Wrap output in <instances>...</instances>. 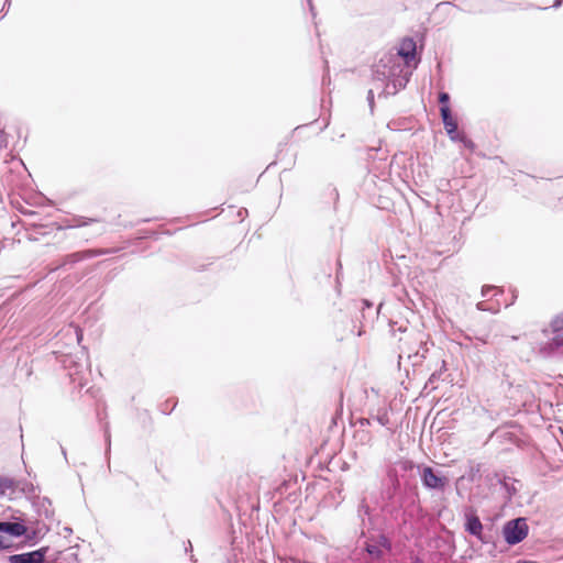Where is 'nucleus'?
I'll return each mask as SVG.
<instances>
[{
    "label": "nucleus",
    "instance_id": "nucleus-6",
    "mask_svg": "<svg viewBox=\"0 0 563 563\" xmlns=\"http://www.w3.org/2000/svg\"><path fill=\"white\" fill-rule=\"evenodd\" d=\"M26 532V527L20 522H1L0 521V534L10 537H21Z\"/></svg>",
    "mask_w": 563,
    "mask_h": 563
},
{
    "label": "nucleus",
    "instance_id": "nucleus-19",
    "mask_svg": "<svg viewBox=\"0 0 563 563\" xmlns=\"http://www.w3.org/2000/svg\"><path fill=\"white\" fill-rule=\"evenodd\" d=\"M367 99H368L369 106L372 107L373 102H374V92L372 89L368 91Z\"/></svg>",
    "mask_w": 563,
    "mask_h": 563
},
{
    "label": "nucleus",
    "instance_id": "nucleus-14",
    "mask_svg": "<svg viewBox=\"0 0 563 563\" xmlns=\"http://www.w3.org/2000/svg\"><path fill=\"white\" fill-rule=\"evenodd\" d=\"M477 309L482 310V311H492V312H497L498 311V309H495V308H493L490 306H486L485 302H478L477 303Z\"/></svg>",
    "mask_w": 563,
    "mask_h": 563
},
{
    "label": "nucleus",
    "instance_id": "nucleus-12",
    "mask_svg": "<svg viewBox=\"0 0 563 563\" xmlns=\"http://www.w3.org/2000/svg\"><path fill=\"white\" fill-rule=\"evenodd\" d=\"M11 544H12L11 539H9L5 536L0 534V550L9 549L11 547Z\"/></svg>",
    "mask_w": 563,
    "mask_h": 563
},
{
    "label": "nucleus",
    "instance_id": "nucleus-21",
    "mask_svg": "<svg viewBox=\"0 0 563 563\" xmlns=\"http://www.w3.org/2000/svg\"><path fill=\"white\" fill-rule=\"evenodd\" d=\"M416 563H422V562H420V561L418 560V561H416Z\"/></svg>",
    "mask_w": 563,
    "mask_h": 563
},
{
    "label": "nucleus",
    "instance_id": "nucleus-3",
    "mask_svg": "<svg viewBox=\"0 0 563 563\" xmlns=\"http://www.w3.org/2000/svg\"><path fill=\"white\" fill-rule=\"evenodd\" d=\"M47 549L43 548L36 551L13 554L8 558L10 563H44Z\"/></svg>",
    "mask_w": 563,
    "mask_h": 563
},
{
    "label": "nucleus",
    "instance_id": "nucleus-13",
    "mask_svg": "<svg viewBox=\"0 0 563 563\" xmlns=\"http://www.w3.org/2000/svg\"><path fill=\"white\" fill-rule=\"evenodd\" d=\"M453 131H454V132H446V133H448V135L450 136V139H451L452 141H460V142H461V136H462V135H464V134H463V133H461V132H459V131H457V128H455Z\"/></svg>",
    "mask_w": 563,
    "mask_h": 563
},
{
    "label": "nucleus",
    "instance_id": "nucleus-9",
    "mask_svg": "<svg viewBox=\"0 0 563 563\" xmlns=\"http://www.w3.org/2000/svg\"><path fill=\"white\" fill-rule=\"evenodd\" d=\"M97 253L95 251H82V252H76L73 254L67 255L66 263H76L86 258H91L96 256Z\"/></svg>",
    "mask_w": 563,
    "mask_h": 563
},
{
    "label": "nucleus",
    "instance_id": "nucleus-1",
    "mask_svg": "<svg viewBox=\"0 0 563 563\" xmlns=\"http://www.w3.org/2000/svg\"><path fill=\"white\" fill-rule=\"evenodd\" d=\"M399 57H401L405 63L409 66L410 62L416 57V42L412 38H405L400 43L397 56H390L387 58L386 63L384 59L380 60V64L377 66L375 70V77L378 80H384L385 78L394 77L397 74V69L400 68V65H396Z\"/></svg>",
    "mask_w": 563,
    "mask_h": 563
},
{
    "label": "nucleus",
    "instance_id": "nucleus-7",
    "mask_svg": "<svg viewBox=\"0 0 563 563\" xmlns=\"http://www.w3.org/2000/svg\"><path fill=\"white\" fill-rule=\"evenodd\" d=\"M465 529L472 536H475V537L479 538L481 534H482L483 525H482V522H481V520H479V518L477 516L468 515L466 517Z\"/></svg>",
    "mask_w": 563,
    "mask_h": 563
},
{
    "label": "nucleus",
    "instance_id": "nucleus-10",
    "mask_svg": "<svg viewBox=\"0 0 563 563\" xmlns=\"http://www.w3.org/2000/svg\"><path fill=\"white\" fill-rule=\"evenodd\" d=\"M375 419L380 426L386 427L389 423L388 413L386 410H379Z\"/></svg>",
    "mask_w": 563,
    "mask_h": 563
},
{
    "label": "nucleus",
    "instance_id": "nucleus-8",
    "mask_svg": "<svg viewBox=\"0 0 563 563\" xmlns=\"http://www.w3.org/2000/svg\"><path fill=\"white\" fill-rule=\"evenodd\" d=\"M441 118L443 121V125L446 132H454L453 130L457 128L456 121L452 118L451 110L449 106H442L440 108Z\"/></svg>",
    "mask_w": 563,
    "mask_h": 563
},
{
    "label": "nucleus",
    "instance_id": "nucleus-20",
    "mask_svg": "<svg viewBox=\"0 0 563 563\" xmlns=\"http://www.w3.org/2000/svg\"><path fill=\"white\" fill-rule=\"evenodd\" d=\"M561 3H562V0H556V1L554 2L553 7H554V8H558V7H560V5H561Z\"/></svg>",
    "mask_w": 563,
    "mask_h": 563
},
{
    "label": "nucleus",
    "instance_id": "nucleus-2",
    "mask_svg": "<svg viewBox=\"0 0 563 563\" xmlns=\"http://www.w3.org/2000/svg\"><path fill=\"white\" fill-rule=\"evenodd\" d=\"M528 531L529 528L525 518L510 520L503 529L505 541L510 545L521 542L528 536Z\"/></svg>",
    "mask_w": 563,
    "mask_h": 563
},
{
    "label": "nucleus",
    "instance_id": "nucleus-16",
    "mask_svg": "<svg viewBox=\"0 0 563 563\" xmlns=\"http://www.w3.org/2000/svg\"><path fill=\"white\" fill-rule=\"evenodd\" d=\"M12 484V481L9 478H0V487L3 489L11 488Z\"/></svg>",
    "mask_w": 563,
    "mask_h": 563
},
{
    "label": "nucleus",
    "instance_id": "nucleus-5",
    "mask_svg": "<svg viewBox=\"0 0 563 563\" xmlns=\"http://www.w3.org/2000/svg\"><path fill=\"white\" fill-rule=\"evenodd\" d=\"M551 327L553 338L550 345L553 350L563 351V313L554 318Z\"/></svg>",
    "mask_w": 563,
    "mask_h": 563
},
{
    "label": "nucleus",
    "instance_id": "nucleus-17",
    "mask_svg": "<svg viewBox=\"0 0 563 563\" xmlns=\"http://www.w3.org/2000/svg\"><path fill=\"white\" fill-rule=\"evenodd\" d=\"M461 142L464 144L465 147H468L471 150L474 148V143L470 139H467L465 135L461 136Z\"/></svg>",
    "mask_w": 563,
    "mask_h": 563
},
{
    "label": "nucleus",
    "instance_id": "nucleus-4",
    "mask_svg": "<svg viewBox=\"0 0 563 563\" xmlns=\"http://www.w3.org/2000/svg\"><path fill=\"white\" fill-rule=\"evenodd\" d=\"M421 479L423 485L430 489H443L446 485V478L434 474L433 470L429 466L423 468Z\"/></svg>",
    "mask_w": 563,
    "mask_h": 563
},
{
    "label": "nucleus",
    "instance_id": "nucleus-18",
    "mask_svg": "<svg viewBox=\"0 0 563 563\" xmlns=\"http://www.w3.org/2000/svg\"><path fill=\"white\" fill-rule=\"evenodd\" d=\"M496 288L494 286H484L482 289V295L484 297H487L490 295V292H495Z\"/></svg>",
    "mask_w": 563,
    "mask_h": 563
},
{
    "label": "nucleus",
    "instance_id": "nucleus-15",
    "mask_svg": "<svg viewBox=\"0 0 563 563\" xmlns=\"http://www.w3.org/2000/svg\"><path fill=\"white\" fill-rule=\"evenodd\" d=\"M449 100H450V96H449V93H446V92H441V93L439 95V102H440L442 106H448Z\"/></svg>",
    "mask_w": 563,
    "mask_h": 563
},
{
    "label": "nucleus",
    "instance_id": "nucleus-11",
    "mask_svg": "<svg viewBox=\"0 0 563 563\" xmlns=\"http://www.w3.org/2000/svg\"><path fill=\"white\" fill-rule=\"evenodd\" d=\"M366 551L375 558H379L382 555L380 549L375 544H367Z\"/></svg>",
    "mask_w": 563,
    "mask_h": 563
}]
</instances>
